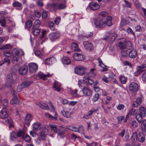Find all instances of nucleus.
<instances>
[{"label":"nucleus","instance_id":"f3484780","mask_svg":"<svg viewBox=\"0 0 146 146\" xmlns=\"http://www.w3.org/2000/svg\"><path fill=\"white\" fill-rule=\"evenodd\" d=\"M137 52L136 49L133 48L130 50L129 53V56L130 58H135L137 55Z\"/></svg>","mask_w":146,"mask_h":146},{"label":"nucleus","instance_id":"09e8293b","mask_svg":"<svg viewBox=\"0 0 146 146\" xmlns=\"http://www.w3.org/2000/svg\"><path fill=\"white\" fill-rule=\"evenodd\" d=\"M100 97V95L99 94H96L93 96L92 100L93 102H95L97 101Z\"/></svg>","mask_w":146,"mask_h":146},{"label":"nucleus","instance_id":"4be33fe9","mask_svg":"<svg viewBox=\"0 0 146 146\" xmlns=\"http://www.w3.org/2000/svg\"><path fill=\"white\" fill-rule=\"evenodd\" d=\"M122 47L123 48H121L122 49L130 50L132 47V44L130 42L127 41L126 42L125 44Z\"/></svg>","mask_w":146,"mask_h":146},{"label":"nucleus","instance_id":"c03bdc74","mask_svg":"<svg viewBox=\"0 0 146 146\" xmlns=\"http://www.w3.org/2000/svg\"><path fill=\"white\" fill-rule=\"evenodd\" d=\"M12 48V45H10L9 44H7L1 47H0V49L2 50L4 49H10Z\"/></svg>","mask_w":146,"mask_h":146},{"label":"nucleus","instance_id":"9d476101","mask_svg":"<svg viewBox=\"0 0 146 146\" xmlns=\"http://www.w3.org/2000/svg\"><path fill=\"white\" fill-rule=\"evenodd\" d=\"M83 44L85 48L89 50H93L94 49V46L91 42L85 41L83 43Z\"/></svg>","mask_w":146,"mask_h":146},{"label":"nucleus","instance_id":"7ed1b4c3","mask_svg":"<svg viewBox=\"0 0 146 146\" xmlns=\"http://www.w3.org/2000/svg\"><path fill=\"white\" fill-rule=\"evenodd\" d=\"M106 19L104 18L97 17L94 20V25L97 28H102L106 26L105 21Z\"/></svg>","mask_w":146,"mask_h":146},{"label":"nucleus","instance_id":"bb28decb","mask_svg":"<svg viewBox=\"0 0 146 146\" xmlns=\"http://www.w3.org/2000/svg\"><path fill=\"white\" fill-rule=\"evenodd\" d=\"M84 80L86 82L88 83L90 85L94 84V81L91 79L89 77L87 76H84Z\"/></svg>","mask_w":146,"mask_h":146},{"label":"nucleus","instance_id":"49530a36","mask_svg":"<svg viewBox=\"0 0 146 146\" xmlns=\"http://www.w3.org/2000/svg\"><path fill=\"white\" fill-rule=\"evenodd\" d=\"M144 117V116H143L141 115L140 114L138 113L136 115V118L139 123H140L141 121L143 119L142 118Z\"/></svg>","mask_w":146,"mask_h":146},{"label":"nucleus","instance_id":"79ce46f5","mask_svg":"<svg viewBox=\"0 0 146 146\" xmlns=\"http://www.w3.org/2000/svg\"><path fill=\"white\" fill-rule=\"evenodd\" d=\"M105 22L106 23V25H107L108 26H110L111 25H112V23L111 19V17H108V18H106V21H105Z\"/></svg>","mask_w":146,"mask_h":146},{"label":"nucleus","instance_id":"13d9d810","mask_svg":"<svg viewBox=\"0 0 146 146\" xmlns=\"http://www.w3.org/2000/svg\"><path fill=\"white\" fill-rule=\"evenodd\" d=\"M25 133V131L23 130H19L18 132H17L18 136L19 137L23 136L24 135Z\"/></svg>","mask_w":146,"mask_h":146},{"label":"nucleus","instance_id":"37998d69","mask_svg":"<svg viewBox=\"0 0 146 146\" xmlns=\"http://www.w3.org/2000/svg\"><path fill=\"white\" fill-rule=\"evenodd\" d=\"M45 115L46 117L51 118L52 119H56L57 117V114L56 113H55L54 117H53L49 113H45Z\"/></svg>","mask_w":146,"mask_h":146},{"label":"nucleus","instance_id":"680f3d73","mask_svg":"<svg viewBox=\"0 0 146 146\" xmlns=\"http://www.w3.org/2000/svg\"><path fill=\"white\" fill-rule=\"evenodd\" d=\"M2 104L3 106V108H7V106L8 104V102L7 100L6 99L4 100L2 102Z\"/></svg>","mask_w":146,"mask_h":146},{"label":"nucleus","instance_id":"2eb2a0df","mask_svg":"<svg viewBox=\"0 0 146 146\" xmlns=\"http://www.w3.org/2000/svg\"><path fill=\"white\" fill-rule=\"evenodd\" d=\"M89 7L91 10H95L99 9L100 8V6L96 3L91 2L89 4Z\"/></svg>","mask_w":146,"mask_h":146},{"label":"nucleus","instance_id":"dca6fc26","mask_svg":"<svg viewBox=\"0 0 146 146\" xmlns=\"http://www.w3.org/2000/svg\"><path fill=\"white\" fill-rule=\"evenodd\" d=\"M51 7L54 9L58 8L59 9H62L66 7L65 4L62 3H53L51 5Z\"/></svg>","mask_w":146,"mask_h":146},{"label":"nucleus","instance_id":"5fc2aeb1","mask_svg":"<svg viewBox=\"0 0 146 146\" xmlns=\"http://www.w3.org/2000/svg\"><path fill=\"white\" fill-rule=\"evenodd\" d=\"M48 25L50 29L52 30H54L55 29V25L52 22L50 21L49 22Z\"/></svg>","mask_w":146,"mask_h":146},{"label":"nucleus","instance_id":"6e6552de","mask_svg":"<svg viewBox=\"0 0 146 146\" xmlns=\"http://www.w3.org/2000/svg\"><path fill=\"white\" fill-rule=\"evenodd\" d=\"M74 59L76 61H82L85 58V56L82 54L75 53L73 55Z\"/></svg>","mask_w":146,"mask_h":146},{"label":"nucleus","instance_id":"473e14b6","mask_svg":"<svg viewBox=\"0 0 146 146\" xmlns=\"http://www.w3.org/2000/svg\"><path fill=\"white\" fill-rule=\"evenodd\" d=\"M108 17V13L106 11H102L99 13V17H98L104 18L106 19Z\"/></svg>","mask_w":146,"mask_h":146},{"label":"nucleus","instance_id":"4468645a","mask_svg":"<svg viewBox=\"0 0 146 146\" xmlns=\"http://www.w3.org/2000/svg\"><path fill=\"white\" fill-rule=\"evenodd\" d=\"M11 22L10 18L9 17H6L5 19L4 18H0V24L3 27H5L6 25V22L7 23H9Z\"/></svg>","mask_w":146,"mask_h":146},{"label":"nucleus","instance_id":"6ab92c4d","mask_svg":"<svg viewBox=\"0 0 146 146\" xmlns=\"http://www.w3.org/2000/svg\"><path fill=\"white\" fill-rule=\"evenodd\" d=\"M83 93L85 96H89L92 95L91 90L88 88L84 87L82 89Z\"/></svg>","mask_w":146,"mask_h":146},{"label":"nucleus","instance_id":"c85d7f7f","mask_svg":"<svg viewBox=\"0 0 146 146\" xmlns=\"http://www.w3.org/2000/svg\"><path fill=\"white\" fill-rule=\"evenodd\" d=\"M37 105L42 109L47 110H49V107L48 105L45 103H39Z\"/></svg>","mask_w":146,"mask_h":146},{"label":"nucleus","instance_id":"864d4df0","mask_svg":"<svg viewBox=\"0 0 146 146\" xmlns=\"http://www.w3.org/2000/svg\"><path fill=\"white\" fill-rule=\"evenodd\" d=\"M120 79L121 82L123 84H125L127 81V78L122 76L121 75L120 77Z\"/></svg>","mask_w":146,"mask_h":146},{"label":"nucleus","instance_id":"f704fd0d","mask_svg":"<svg viewBox=\"0 0 146 146\" xmlns=\"http://www.w3.org/2000/svg\"><path fill=\"white\" fill-rule=\"evenodd\" d=\"M40 31L38 28H33L31 31L32 33L35 35H39Z\"/></svg>","mask_w":146,"mask_h":146},{"label":"nucleus","instance_id":"cd10ccee","mask_svg":"<svg viewBox=\"0 0 146 146\" xmlns=\"http://www.w3.org/2000/svg\"><path fill=\"white\" fill-rule=\"evenodd\" d=\"M142 131L144 133L146 132V120L143 119L141 122Z\"/></svg>","mask_w":146,"mask_h":146},{"label":"nucleus","instance_id":"e2e57ef3","mask_svg":"<svg viewBox=\"0 0 146 146\" xmlns=\"http://www.w3.org/2000/svg\"><path fill=\"white\" fill-rule=\"evenodd\" d=\"M143 71V70H141L138 68L137 70L135 72H134V75L135 76H137L141 73H142Z\"/></svg>","mask_w":146,"mask_h":146},{"label":"nucleus","instance_id":"412c9836","mask_svg":"<svg viewBox=\"0 0 146 146\" xmlns=\"http://www.w3.org/2000/svg\"><path fill=\"white\" fill-rule=\"evenodd\" d=\"M32 115L31 114H27L25 119V122L26 124L29 125L32 120Z\"/></svg>","mask_w":146,"mask_h":146},{"label":"nucleus","instance_id":"ea45409f","mask_svg":"<svg viewBox=\"0 0 146 146\" xmlns=\"http://www.w3.org/2000/svg\"><path fill=\"white\" fill-rule=\"evenodd\" d=\"M40 21L38 19L36 20L34 22L33 28H38L40 26Z\"/></svg>","mask_w":146,"mask_h":146},{"label":"nucleus","instance_id":"a878e982","mask_svg":"<svg viewBox=\"0 0 146 146\" xmlns=\"http://www.w3.org/2000/svg\"><path fill=\"white\" fill-rule=\"evenodd\" d=\"M62 61L64 64L66 65L69 64L71 62L70 59L68 57L66 56L62 58Z\"/></svg>","mask_w":146,"mask_h":146},{"label":"nucleus","instance_id":"20e7f679","mask_svg":"<svg viewBox=\"0 0 146 146\" xmlns=\"http://www.w3.org/2000/svg\"><path fill=\"white\" fill-rule=\"evenodd\" d=\"M15 82V80L13 79V74H8L7 76L6 80V85L9 88H11L12 85Z\"/></svg>","mask_w":146,"mask_h":146},{"label":"nucleus","instance_id":"6e6d98bb","mask_svg":"<svg viewBox=\"0 0 146 146\" xmlns=\"http://www.w3.org/2000/svg\"><path fill=\"white\" fill-rule=\"evenodd\" d=\"M136 113L137 112L135 111V109L134 108H132L129 111L128 113V114L133 115L135 114H136Z\"/></svg>","mask_w":146,"mask_h":146},{"label":"nucleus","instance_id":"a19ab883","mask_svg":"<svg viewBox=\"0 0 146 146\" xmlns=\"http://www.w3.org/2000/svg\"><path fill=\"white\" fill-rule=\"evenodd\" d=\"M32 83V82L25 81L23 82L21 84L22 85V86L24 88L28 86Z\"/></svg>","mask_w":146,"mask_h":146},{"label":"nucleus","instance_id":"8fccbe9b","mask_svg":"<svg viewBox=\"0 0 146 146\" xmlns=\"http://www.w3.org/2000/svg\"><path fill=\"white\" fill-rule=\"evenodd\" d=\"M11 103L12 104H17L19 103V100L18 97L14 98L11 101Z\"/></svg>","mask_w":146,"mask_h":146},{"label":"nucleus","instance_id":"a18cd8bd","mask_svg":"<svg viewBox=\"0 0 146 146\" xmlns=\"http://www.w3.org/2000/svg\"><path fill=\"white\" fill-rule=\"evenodd\" d=\"M121 50V56L123 57H126L128 55L127 50L126 49H122L120 48Z\"/></svg>","mask_w":146,"mask_h":146},{"label":"nucleus","instance_id":"c9c22d12","mask_svg":"<svg viewBox=\"0 0 146 146\" xmlns=\"http://www.w3.org/2000/svg\"><path fill=\"white\" fill-rule=\"evenodd\" d=\"M18 137H19L18 136L17 132L13 131L11 133L10 135V138L11 140H14L16 139Z\"/></svg>","mask_w":146,"mask_h":146},{"label":"nucleus","instance_id":"4d7b16f0","mask_svg":"<svg viewBox=\"0 0 146 146\" xmlns=\"http://www.w3.org/2000/svg\"><path fill=\"white\" fill-rule=\"evenodd\" d=\"M68 129L71 131H74L78 132L79 131V129L78 128L73 126L70 127Z\"/></svg>","mask_w":146,"mask_h":146},{"label":"nucleus","instance_id":"e433bc0d","mask_svg":"<svg viewBox=\"0 0 146 146\" xmlns=\"http://www.w3.org/2000/svg\"><path fill=\"white\" fill-rule=\"evenodd\" d=\"M41 124L39 122H36L33 124V128L34 130H38L41 128Z\"/></svg>","mask_w":146,"mask_h":146},{"label":"nucleus","instance_id":"393cba45","mask_svg":"<svg viewBox=\"0 0 146 146\" xmlns=\"http://www.w3.org/2000/svg\"><path fill=\"white\" fill-rule=\"evenodd\" d=\"M61 86V85L57 81H55L53 84V88L55 90L58 92H59L60 90Z\"/></svg>","mask_w":146,"mask_h":146},{"label":"nucleus","instance_id":"b1692460","mask_svg":"<svg viewBox=\"0 0 146 146\" xmlns=\"http://www.w3.org/2000/svg\"><path fill=\"white\" fill-rule=\"evenodd\" d=\"M51 131L55 133H57L58 129L60 128V126L57 127L56 125H50Z\"/></svg>","mask_w":146,"mask_h":146},{"label":"nucleus","instance_id":"aec40b11","mask_svg":"<svg viewBox=\"0 0 146 146\" xmlns=\"http://www.w3.org/2000/svg\"><path fill=\"white\" fill-rule=\"evenodd\" d=\"M52 76V75H50L48 74H44L43 73L39 72L38 74V76L40 78L43 79L44 80H46L47 79V78L48 77H50Z\"/></svg>","mask_w":146,"mask_h":146},{"label":"nucleus","instance_id":"39448f33","mask_svg":"<svg viewBox=\"0 0 146 146\" xmlns=\"http://www.w3.org/2000/svg\"><path fill=\"white\" fill-rule=\"evenodd\" d=\"M86 69L82 66H78L75 68V72L77 74L82 75L86 72Z\"/></svg>","mask_w":146,"mask_h":146},{"label":"nucleus","instance_id":"2f4dec72","mask_svg":"<svg viewBox=\"0 0 146 146\" xmlns=\"http://www.w3.org/2000/svg\"><path fill=\"white\" fill-rule=\"evenodd\" d=\"M139 113L145 117L146 115V110L145 108L143 107H141L139 109Z\"/></svg>","mask_w":146,"mask_h":146},{"label":"nucleus","instance_id":"bf43d9fd","mask_svg":"<svg viewBox=\"0 0 146 146\" xmlns=\"http://www.w3.org/2000/svg\"><path fill=\"white\" fill-rule=\"evenodd\" d=\"M24 139L25 141L27 142H29L31 141V138L30 136L28 135H26L24 137Z\"/></svg>","mask_w":146,"mask_h":146},{"label":"nucleus","instance_id":"0eeeda50","mask_svg":"<svg viewBox=\"0 0 146 146\" xmlns=\"http://www.w3.org/2000/svg\"><path fill=\"white\" fill-rule=\"evenodd\" d=\"M138 84L135 82H131L129 85V89L130 91L132 92H136L138 89Z\"/></svg>","mask_w":146,"mask_h":146},{"label":"nucleus","instance_id":"ddd939ff","mask_svg":"<svg viewBox=\"0 0 146 146\" xmlns=\"http://www.w3.org/2000/svg\"><path fill=\"white\" fill-rule=\"evenodd\" d=\"M60 36V34L58 33H52L49 35V37L50 40L53 41L59 38Z\"/></svg>","mask_w":146,"mask_h":146},{"label":"nucleus","instance_id":"f8f14e48","mask_svg":"<svg viewBox=\"0 0 146 146\" xmlns=\"http://www.w3.org/2000/svg\"><path fill=\"white\" fill-rule=\"evenodd\" d=\"M29 69V72L31 73L35 72L38 69V66L35 63H31L28 65Z\"/></svg>","mask_w":146,"mask_h":146},{"label":"nucleus","instance_id":"58836bf2","mask_svg":"<svg viewBox=\"0 0 146 146\" xmlns=\"http://www.w3.org/2000/svg\"><path fill=\"white\" fill-rule=\"evenodd\" d=\"M46 133H45V130H42L39 133L40 136L42 140H44L46 139Z\"/></svg>","mask_w":146,"mask_h":146},{"label":"nucleus","instance_id":"1a4fd4ad","mask_svg":"<svg viewBox=\"0 0 146 146\" xmlns=\"http://www.w3.org/2000/svg\"><path fill=\"white\" fill-rule=\"evenodd\" d=\"M28 71V68L26 66H23L20 67L18 70L19 74L21 75H26Z\"/></svg>","mask_w":146,"mask_h":146},{"label":"nucleus","instance_id":"a211bd4d","mask_svg":"<svg viewBox=\"0 0 146 146\" xmlns=\"http://www.w3.org/2000/svg\"><path fill=\"white\" fill-rule=\"evenodd\" d=\"M17 50L15 49H13L12 51L6 50L3 52V55L5 56L9 57H11L14 55L15 51Z\"/></svg>","mask_w":146,"mask_h":146},{"label":"nucleus","instance_id":"de8ad7c7","mask_svg":"<svg viewBox=\"0 0 146 146\" xmlns=\"http://www.w3.org/2000/svg\"><path fill=\"white\" fill-rule=\"evenodd\" d=\"M138 134L136 132H133L131 136V139L132 141H135L137 140Z\"/></svg>","mask_w":146,"mask_h":146},{"label":"nucleus","instance_id":"7c9ffc66","mask_svg":"<svg viewBox=\"0 0 146 146\" xmlns=\"http://www.w3.org/2000/svg\"><path fill=\"white\" fill-rule=\"evenodd\" d=\"M126 41V39L125 38H120L118 44L119 46L120 47V48H123V46L125 44Z\"/></svg>","mask_w":146,"mask_h":146},{"label":"nucleus","instance_id":"3c124183","mask_svg":"<svg viewBox=\"0 0 146 146\" xmlns=\"http://www.w3.org/2000/svg\"><path fill=\"white\" fill-rule=\"evenodd\" d=\"M52 58H48L46 59L45 62V64L48 65H50L52 64Z\"/></svg>","mask_w":146,"mask_h":146},{"label":"nucleus","instance_id":"f257e3e1","mask_svg":"<svg viewBox=\"0 0 146 146\" xmlns=\"http://www.w3.org/2000/svg\"><path fill=\"white\" fill-rule=\"evenodd\" d=\"M8 117L7 109L5 108H3L0 112V117L3 119L2 122L5 125L9 124L10 127H12L13 126V120Z\"/></svg>","mask_w":146,"mask_h":146},{"label":"nucleus","instance_id":"5701e85b","mask_svg":"<svg viewBox=\"0 0 146 146\" xmlns=\"http://www.w3.org/2000/svg\"><path fill=\"white\" fill-rule=\"evenodd\" d=\"M137 140L140 142H143L145 140V136L143 133L141 132H139L138 134Z\"/></svg>","mask_w":146,"mask_h":146},{"label":"nucleus","instance_id":"69168bd1","mask_svg":"<svg viewBox=\"0 0 146 146\" xmlns=\"http://www.w3.org/2000/svg\"><path fill=\"white\" fill-rule=\"evenodd\" d=\"M124 107L125 106L124 105L119 104L117 107V109L119 110H123Z\"/></svg>","mask_w":146,"mask_h":146},{"label":"nucleus","instance_id":"774afa93","mask_svg":"<svg viewBox=\"0 0 146 146\" xmlns=\"http://www.w3.org/2000/svg\"><path fill=\"white\" fill-rule=\"evenodd\" d=\"M142 78L143 81L146 82V71L144 72L143 74Z\"/></svg>","mask_w":146,"mask_h":146},{"label":"nucleus","instance_id":"f03ea898","mask_svg":"<svg viewBox=\"0 0 146 146\" xmlns=\"http://www.w3.org/2000/svg\"><path fill=\"white\" fill-rule=\"evenodd\" d=\"M117 34L115 32L110 31L107 32L104 39L108 40L110 43H112L116 39Z\"/></svg>","mask_w":146,"mask_h":146},{"label":"nucleus","instance_id":"423d86ee","mask_svg":"<svg viewBox=\"0 0 146 146\" xmlns=\"http://www.w3.org/2000/svg\"><path fill=\"white\" fill-rule=\"evenodd\" d=\"M19 51L18 50L16 51L14 55L12 56V62L13 64L17 65L19 64V58H20L18 54Z\"/></svg>","mask_w":146,"mask_h":146},{"label":"nucleus","instance_id":"603ef678","mask_svg":"<svg viewBox=\"0 0 146 146\" xmlns=\"http://www.w3.org/2000/svg\"><path fill=\"white\" fill-rule=\"evenodd\" d=\"M33 24L32 21L31 20H28L26 23V25L27 28H29L31 27Z\"/></svg>","mask_w":146,"mask_h":146},{"label":"nucleus","instance_id":"72a5a7b5","mask_svg":"<svg viewBox=\"0 0 146 146\" xmlns=\"http://www.w3.org/2000/svg\"><path fill=\"white\" fill-rule=\"evenodd\" d=\"M108 78L111 80L112 81L113 83L116 84L117 83V82L116 79V76L113 73L110 74L109 75Z\"/></svg>","mask_w":146,"mask_h":146},{"label":"nucleus","instance_id":"4c0bfd02","mask_svg":"<svg viewBox=\"0 0 146 146\" xmlns=\"http://www.w3.org/2000/svg\"><path fill=\"white\" fill-rule=\"evenodd\" d=\"M7 63V65H9L10 63V59L7 57H5L3 61H2L1 62H0V66H2L3 64L5 63Z\"/></svg>","mask_w":146,"mask_h":146},{"label":"nucleus","instance_id":"0e129e2a","mask_svg":"<svg viewBox=\"0 0 146 146\" xmlns=\"http://www.w3.org/2000/svg\"><path fill=\"white\" fill-rule=\"evenodd\" d=\"M137 68L141 70H143V69L146 68V64H142L140 66H138Z\"/></svg>","mask_w":146,"mask_h":146},{"label":"nucleus","instance_id":"9b49d317","mask_svg":"<svg viewBox=\"0 0 146 146\" xmlns=\"http://www.w3.org/2000/svg\"><path fill=\"white\" fill-rule=\"evenodd\" d=\"M57 133L58 136L60 138H63L65 136V134L66 132V129L62 127H60Z\"/></svg>","mask_w":146,"mask_h":146},{"label":"nucleus","instance_id":"052dcab7","mask_svg":"<svg viewBox=\"0 0 146 146\" xmlns=\"http://www.w3.org/2000/svg\"><path fill=\"white\" fill-rule=\"evenodd\" d=\"M62 114L63 116L66 117H70V115L68 112H65L64 110H62L61 111Z\"/></svg>","mask_w":146,"mask_h":146},{"label":"nucleus","instance_id":"338daca9","mask_svg":"<svg viewBox=\"0 0 146 146\" xmlns=\"http://www.w3.org/2000/svg\"><path fill=\"white\" fill-rule=\"evenodd\" d=\"M136 103H137V104L140 105L142 102V100L140 98H136V100L135 101Z\"/></svg>","mask_w":146,"mask_h":146},{"label":"nucleus","instance_id":"c756f323","mask_svg":"<svg viewBox=\"0 0 146 146\" xmlns=\"http://www.w3.org/2000/svg\"><path fill=\"white\" fill-rule=\"evenodd\" d=\"M72 50L74 51L78 52L80 49L78 47V44L76 43L73 42L71 44Z\"/></svg>","mask_w":146,"mask_h":146}]
</instances>
